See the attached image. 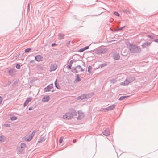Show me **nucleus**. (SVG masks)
Segmentation results:
<instances>
[{
	"mask_svg": "<svg viewBox=\"0 0 158 158\" xmlns=\"http://www.w3.org/2000/svg\"><path fill=\"white\" fill-rule=\"evenodd\" d=\"M63 118L64 119H70L73 118V115L71 114L70 112H68L65 115L63 116Z\"/></svg>",
	"mask_w": 158,
	"mask_h": 158,
	"instance_id": "nucleus-2",
	"label": "nucleus"
},
{
	"mask_svg": "<svg viewBox=\"0 0 158 158\" xmlns=\"http://www.w3.org/2000/svg\"><path fill=\"white\" fill-rule=\"evenodd\" d=\"M129 48L130 52L132 53H137L141 51L140 48L135 45L130 44Z\"/></svg>",
	"mask_w": 158,
	"mask_h": 158,
	"instance_id": "nucleus-1",
	"label": "nucleus"
},
{
	"mask_svg": "<svg viewBox=\"0 0 158 158\" xmlns=\"http://www.w3.org/2000/svg\"><path fill=\"white\" fill-rule=\"evenodd\" d=\"M114 59L115 60H118L120 58V56L118 53H116L114 55Z\"/></svg>",
	"mask_w": 158,
	"mask_h": 158,
	"instance_id": "nucleus-16",
	"label": "nucleus"
},
{
	"mask_svg": "<svg viewBox=\"0 0 158 158\" xmlns=\"http://www.w3.org/2000/svg\"><path fill=\"white\" fill-rule=\"evenodd\" d=\"M4 126L6 127H10V125L9 124H4Z\"/></svg>",
	"mask_w": 158,
	"mask_h": 158,
	"instance_id": "nucleus-37",
	"label": "nucleus"
},
{
	"mask_svg": "<svg viewBox=\"0 0 158 158\" xmlns=\"http://www.w3.org/2000/svg\"><path fill=\"white\" fill-rule=\"evenodd\" d=\"M36 131H37L36 130H34L31 133V135H29L28 139L26 138L25 140L28 142L31 141Z\"/></svg>",
	"mask_w": 158,
	"mask_h": 158,
	"instance_id": "nucleus-6",
	"label": "nucleus"
},
{
	"mask_svg": "<svg viewBox=\"0 0 158 158\" xmlns=\"http://www.w3.org/2000/svg\"><path fill=\"white\" fill-rule=\"evenodd\" d=\"M70 43V41H68L67 43V45H69Z\"/></svg>",
	"mask_w": 158,
	"mask_h": 158,
	"instance_id": "nucleus-49",
	"label": "nucleus"
},
{
	"mask_svg": "<svg viewBox=\"0 0 158 158\" xmlns=\"http://www.w3.org/2000/svg\"><path fill=\"white\" fill-rule=\"evenodd\" d=\"M6 141V137L3 135L0 136V142L1 143H3Z\"/></svg>",
	"mask_w": 158,
	"mask_h": 158,
	"instance_id": "nucleus-17",
	"label": "nucleus"
},
{
	"mask_svg": "<svg viewBox=\"0 0 158 158\" xmlns=\"http://www.w3.org/2000/svg\"><path fill=\"white\" fill-rule=\"evenodd\" d=\"M34 62V60H31L30 61V64H33Z\"/></svg>",
	"mask_w": 158,
	"mask_h": 158,
	"instance_id": "nucleus-46",
	"label": "nucleus"
},
{
	"mask_svg": "<svg viewBox=\"0 0 158 158\" xmlns=\"http://www.w3.org/2000/svg\"><path fill=\"white\" fill-rule=\"evenodd\" d=\"M10 119L14 121L16 120L17 118L16 116H13Z\"/></svg>",
	"mask_w": 158,
	"mask_h": 158,
	"instance_id": "nucleus-33",
	"label": "nucleus"
},
{
	"mask_svg": "<svg viewBox=\"0 0 158 158\" xmlns=\"http://www.w3.org/2000/svg\"><path fill=\"white\" fill-rule=\"evenodd\" d=\"M150 44L151 43L149 42H145L142 45V47L143 48H145L146 47L149 46L150 45Z\"/></svg>",
	"mask_w": 158,
	"mask_h": 158,
	"instance_id": "nucleus-14",
	"label": "nucleus"
},
{
	"mask_svg": "<svg viewBox=\"0 0 158 158\" xmlns=\"http://www.w3.org/2000/svg\"><path fill=\"white\" fill-rule=\"evenodd\" d=\"M148 37L149 38H153L152 37L151 35H148Z\"/></svg>",
	"mask_w": 158,
	"mask_h": 158,
	"instance_id": "nucleus-51",
	"label": "nucleus"
},
{
	"mask_svg": "<svg viewBox=\"0 0 158 158\" xmlns=\"http://www.w3.org/2000/svg\"><path fill=\"white\" fill-rule=\"evenodd\" d=\"M123 12L127 14L130 13V11L127 9H124L123 10Z\"/></svg>",
	"mask_w": 158,
	"mask_h": 158,
	"instance_id": "nucleus-28",
	"label": "nucleus"
},
{
	"mask_svg": "<svg viewBox=\"0 0 158 158\" xmlns=\"http://www.w3.org/2000/svg\"><path fill=\"white\" fill-rule=\"evenodd\" d=\"M71 114L73 115V117L74 116H76L77 115V113L76 111L73 108H72L70 109Z\"/></svg>",
	"mask_w": 158,
	"mask_h": 158,
	"instance_id": "nucleus-13",
	"label": "nucleus"
},
{
	"mask_svg": "<svg viewBox=\"0 0 158 158\" xmlns=\"http://www.w3.org/2000/svg\"><path fill=\"white\" fill-rule=\"evenodd\" d=\"M89 46H86V47H84L83 48L84 49V50H86V49H87L89 48Z\"/></svg>",
	"mask_w": 158,
	"mask_h": 158,
	"instance_id": "nucleus-42",
	"label": "nucleus"
},
{
	"mask_svg": "<svg viewBox=\"0 0 158 158\" xmlns=\"http://www.w3.org/2000/svg\"><path fill=\"white\" fill-rule=\"evenodd\" d=\"M18 154H22L23 153V148L19 147L18 148Z\"/></svg>",
	"mask_w": 158,
	"mask_h": 158,
	"instance_id": "nucleus-19",
	"label": "nucleus"
},
{
	"mask_svg": "<svg viewBox=\"0 0 158 158\" xmlns=\"http://www.w3.org/2000/svg\"><path fill=\"white\" fill-rule=\"evenodd\" d=\"M129 96H121L119 99V100L120 101H122L124 100V99L128 97Z\"/></svg>",
	"mask_w": 158,
	"mask_h": 158,
	"instance_id": "nucleus-25",
	"label": "nucleus"
},
{
	"mask_svg": "<svg viewBox=\"0 0 158 158\" xmlns=\"http://www.w3.org/2000/svg\"><path fill=\"white\" fill-rule=\"evenodd\" d=\"M125 27H126V26H123L120 28H118L119 31H121V30H122L123 29L125 28Z\"/></svg>",
	"mask_w": 158,
	"mask_h": 158,
	"instance_id": "nucleus-40",
	"label": "nucleus"
},
{
	"mask_svg": "<svg viewBox=\"0 0 158 158\" xmlns=\"http://www.w3.org/2000/svg\"><path fill=\"white\" fill-rule=\"evenodd\" d=\"M74 71L76 73H77L79 72L83 71L84 70L80 65H77L73 69Z\"/></svg>",
	"mask_w": 158,
	"mask_h": 158,
	"instance_id": "nucleus-4",
	"label": "nucleus"
},
{
	"mask_svg": "<svg viewBox=\"0 0 158 158\" xmlns=\"http://www.w3.org/2000/svg\"><path fill=\"white\" fill-rule=\"evenodd\" d=\"M20 65L19 64H17L15 65L16 68L18 69H19L20 68Z\"/></svg>",
	"mask_w": 158,
	"mask_h": 158,
	"instance_id": "nucleus-36",
	"label": "nucleus"
},
{
	"mask_svg": "<svg viewBox=\"0 0 158 158\" xmlns=\"http://www.w3.org/2000/svg\"><path fill=\"white\" fill-rule=\"evenodd\" d=\"M57 66L54 64H51L50 66V69L52 71H55L57 68Z\"/></svg>",
	"mask_w": 158,
	"mask_h": 158,
	"instance_id": "nucleus-15",
	"label": "nucleus"
},
{
	"mask_svg": "<svg viewBox=\"0 0 158 158\" xmlns=\"http://www.w3.org/2000/svg\"><path fill=\"white\" fill-rule=\"evenodd\" d=\"M16 69L15 68H10L7 71V73L11 76H14L15 74Z\"/></svg>",
	"mask_w": 158,
	"mask_h": 158,
	"instance_id": "nucleus-3",
	"label": "nucleus"
},
{
	"mask_svg": "<svg viewBox=\"0 0 158 158\" xmlns=\"http://www.w3.org/2000/svg\"><path fill=\"white\" fill-rule=\"evenodd\" d=\"M99 52L101 54H104L106 52V50L105 48L101 49L99 51Z\"/></svg>",
	"mask_w": 158,
	"mask_h": 158,
	"instance_id": "nucleus-20",
	"label": "nucleus"
},
{
	"mask_svg": "<svg viewBox=\"0 0 158 158\" xmlns=\"http://www.w3.org/2000/svg\"><path fill=\"white\" fill-rule=\"evenodd\" d=\"M72 65L70 64H69L67 66V68L68 69H70L71 68Z\"/></svg>",
	"mask_w": 158,
	"mask_h": 158,
	"instance_id": "nucleus-38",
	"label": "nucleus"
},
{
	"mask_svg": "<svg viewBox=\"0 0 158 158\" xmlns=\"http://www.w3.org/2000/svg\"><path fill=\"white\" fill-rule=\"evenodd\" d=\"M81 80L79 77V74H77L76 78L75 80V82H79L81 81Z\"/></svg>",
	"mask_w": 158,
	"mask_h": 158,
	"instance_id": "nucleus-22",
	"label": "nucleus"
},
{
	"mask_svg": "<svg viewBox=\"0 0 158 158\" xmlns=\"http://www.w3.org/2000/svg\"><path fill=\"white\" fill-rule=\"evenodd\" d=\"M53 88V84H51L44 88V92H49L51 91V89Z\"/></svg>",
	"mask_w": 158,
	"mask_h": 158,
	"instance_id": "nucleus-7",
	"label": "nucleus"
},
{
	"mask_svg": "<svg viewBox=\"0 0 158 158\" xmlns=\"http://www.w3.org/2000/svg\"><path fill=\"white\" fill-rule=\"evenodd\" d=\"M115 108V105L114 104L108 107V111H110L113 110Z\"/></svg>",
	"mask_w": 158,
	"mask_h": 158,
	"instance_id": "nucleus-23",
	"label": "nucleus"
},
{
	"mask_svg": "<svg viewBox=\"0 0 158 158\" xmlns=\"http://www.w3.org/2000/svg\"><path fill=\"white\" fill-rule=\"evenodd\" d=\"M107 63H103V64H100V66L101 67V68H103V67L107 65Z\"/></svg>",
	"mask_w": 158,
	"mask_h": 158,
	"instance_id": "nucleus-30",
	"label": "nucleus"
},
{
	"mask_svg": "<svg viewBox=\"0 0 158 158\" xmlns=\"http://www.w3.org/2000/svg\"><path fill=\"white\" fill-rule=\"evenodd\" d=\"M64 36V35L63 33H60L58 34L59 39L60 40H61L63 39Z\"/></svg>",
	"mask_w": 158,
	"mask_h": 158,
	"instance_id": "nucleus-21",
	"label": "nucleus"
},
{
	"mask_svg": "<svg viewBox=\"0 0 158 158\" xmlns=\"http://www.w3.org/2000/svg\"><path fill=\"white\" fill-rule=\"evenodd\" d=\"M44 137H43L42 138H40V141L39 142H42L45 140V139L44 138Z\"/></svg>",
	"mask_w": 158,
	"mask_h": 158,
	"instance_id": "nucleus-32",
	"label": "nucleus"
},
{
	"mask_svg": "<svg viewBox=\"0 0 158 158\" xmlns=\"http://www.w3.org/2000/svg\"><path fill=\"white\" fill-rule=\"evenodd\" d=\"M114 14L116 16H119L120 15L117 12L115 11L114 12Z\"/></svg>",
	"mask_w": 158,
	"mask_h": 158,
	"instance_id": "nucleus-34",
	"label": "nucleus"
},
{
	"mask_svg": "<svg viewBox=\"0 0 158 158\" xmlns=\"http://www.w3.org/2000/svg\"><path fill=\"white\" fill-rule=\"evenodd\" d=\"M154 41L158 43V39L155 40Z\"/></svg>",
	"mask_w": 158,
	"mask_h": 158,
	"instance_id": "nucleus-48",
	"label": "nucleus"
},
{
	"mask_svg": "<svg viewBox=\"0 0 158 158\" xmlns=\"http://www.w3.org/2000/svg\"><path fill=\"white\" fill-rule=\"evenodd\" d=\"M32 98L31 97H29L25 101V102L24 103L23 106L24 107L26 106L28 103L29 102L31 101Z\"/></svg>",
	"mask_w": 158,
	"mask_h": 158,
	"instance_id": "nucleus-11",
	"label": "nucleus"
},
{
	"mask_svg": "<svg viewBox=\"0 0 158 158\" xmlns=\"http://www.w3.org/2000/svg\"><path fill=\"white\" fill-rule=\"evenodd\" d=\"M117 81V80L115 79H113L110 80V82L111 83H112L113 84L114 83Z\"/></svg>",
	"mask_w": 158,
	"mask_h": 158,
	"instance_id": "nucleus-29",
	"label": "nucleus"
},
{
	"mask_svg": "<svg viewBox=\"0 0 158 158\" xmlns=\"http://www.w3.org/2000/svg\"><path fill=\"white\" fill-rule=\"evenodd\" d=\"M35 58L36 61L39 62L42 61L43 58L42 56L38 55L35 56Z\"/></svg>",
	"mask_w": 158,
	"mask_h": 158,
	"instance_id": "nucleus-8",
	"label": "nucleus"
},
{
	"mask_svg": "<svg viewBox=\"0 0 158 158\" xmlns=\"http://www.w3.org/2000/svg\"><path fill=\"white\" fill-rule=\"evenodd\" d=\"M130 83L128 79H126L124 82H122L121 83L120 85H127Z\"/></svg>",
	"mask_w": 158,
	"mask_h": 158,
	"instance_id": "nucleus-12",
	"label": "nucleus"
},
{
	"mask_svg": "<svg viewBox=\"0 0 158 158\" xmlns=\"http://www.w3.org/2000/svg\"><path fill=\"white\" fill-rule=\"evenodd\" d=\"M29 4L28 5V7H29Z\"/></svg>",
	"mask_w": 158,
	"mask_h": 158,
	"instance_id": "nucleus-57",
	"label": "nucleus"
},
{
	"mask_svg": "<svg viewBox=\"0 0 158 158\" xmlns=\"http://www.w3.org/2000/svg\"><path fill=\"white\" fill-rule=\"evenodd\" d=\"M57 79H56V80H55V82H54V84H57Z\"/></svg>",
	"mask_w": 158,
	"mask_h": 158,
	"instance_id": "nucleus-53",
	"label": "nucleus"
},
{
	"mask_svg": "<svg viewBox=\"0 0 158 158\" xmlns=\"http://www.w3.org/2000/svg\"><path fill=\"white\" fill-rule=\"evenodd\" d=\"M63 137H60V139L59 140V142L60 143H62L63 141Z\"/></svg>",
	"mask_w": 158,
	"mask_h": 158,
	"instance_id": "nucleus-35",
	"label": "nucleus"
},
{
	"mask_svg": "<svg viewBox=\"0 0 158 158\" xmlns=\"http://www.w3.org/2000/svg\"><path fill=\"white\" fill-rule=\"evenodd\" d=\"M82 65L84 66H85V63H84L83 64H82Z\"/></svg>",
	"mask_w": 158,
	"mask_h": 158,
	"instance_id": "nucleus-55",
	"label": "nucleus"
},
{
	"mask_svg": "<svg viewBox=\"0 0 158 158\" xmlns=\"http://www.w3.org/2000/svg\"><path fill=\"white\" fill-rule=\"evenodd\" d=\"M11 83V82L10 81H8V84H7V85H9Z\"/></svg>",
	"mask_w": 158,
	"mask_h": 158,
	"instance_id": "nucleus-45",
	"label": "nucleus"
},
{
	"mask_svg": "<svg viewBox=\"0 0 158 158\" xmlns=\"http://www.w3.org/2000/svg\"><path fill=\"white\" fill-rule=\"evenodd\" d=\"M78 116L77 118L78 120H81L84 117L85 115L83 112H82L81 110H80L78 111Z\"/></svg>",
	"mask_w": 158,
	"mask_h": 158,
	"instance_id": "nucleus-5",
	"label": "nucleus"
},
{
	"mask_svg": "<svg viewBox=\"0 0 158 158\" xmlns=\"http://www.w3.org/2000/svg\"><path fill=\"white\" fill-rule=\"evenodd\" d=\"M50 99V97L49 95L45 96L42 98V101L44 102H46L48 101Z\"/></svg>",
	"mask_w": 158,
	"mask_h": 158,
	"instance_id": "nucleus-10",
	"label": "nucleus"
},
{
	"mask_svg": "<svg viewBox=\"0 0 158 158\" xmlns=\"http://www.w3.org/2000/svg\"><path fill=\"white\" fill-rule=\"evenodd\" d=\"M110 131L109 129L107 128L104 130L102 132L103 135L105 136H107L109 135Z\"/></svg>",
	"mask_w": 158,
	"mask_h": 158,
	"instance_id": "nucleus-9",
	"label": "nucleus"
},
{
	"mask_svg": "<svg viewBox=\"0 0 158 158\" xmlns=\"http://www.w3.org/2000/svg\"><path fill=\"white\" fill-rule=\"evenodd\" d=\"M92 69V67L90 66H89L88 67V72L89 73H91L90 70Z\"/></svg>",
	"mask_w": 158,
	"mask_h": 158,
	"instance_id": "nucleus-31",
	"label": "nucleus"
},
{
	"mask_svg": "<svg viewBox=\"0 0 158 158\" xmlns=\"http://www.w3.org/2000/svg\"><path fill=\"white\" fill-rule=\"evenodd\" d=\"M127 78L128 81H129V82H130V83L133 82L135 80V77H128Z\"/></svg>",
	"mask_w": 158,
	"mask_h": 158,
	"instance_id": "nucleus-18",
	"label": "nucleus"
},
{
	"mask_svg": "<svg viewBox=\"0 0 158 158\" xmlns=\"http://www.w3.org/2000/svg\"><path fill=\"white\" fill-rule=\"evenodd\" d=\"M84 51V50L83 48H81L78 50V52H83Z\"/></svg>",
	"mask_w": 158,
	"mask_h": 158,
	"instance_id": "nucleus-39",
	"label": "nucleus"
},
{
	"mask_svg": "<svg viewBox=\"0 0 158 158\" xmlns=\"http://www.w3.org/2000/svg\"><path fill=\"white\" fill-rule=\"evenodd\" d=\"M76 140H73V142L74 143H75L76 142Z\"/></svg>",
	"mask_w": 158,
	"mask_h": 158,
	"instance_id": "nucleus-54",
	"label": "nucleus"
},
{
	"mask_svg": "<svg viewBox=\"0 0 158 158\" xmlns=\"http://www.w3.org/2000/svg\"><path fill=\"white\" fill-rule=\"evenodd\" d=\"M55 85L57 89H59L60 88V87L56 83L55 84Z\"/></svg>",
	"mask_w": 158,
	"mask_h": 158,
	"instance_id": "nucleus-41",
	"label": "nucleus"
},
{
	"mask_svg": "<svg viewBox=\"0 0 158 158\" xmlns=\"http://www.w3.org/2000/svg\"><path fill=\"white\" fill-rule=\"evenodd\" d=\"M73 63V60H71L70 61L69 64L72 65Z\"/></svg>",
	"mask_w": 158,
	"mask_h": 158,
	"instance_id": "nucleus-44",
	"label": "nucleus"
},
{
	"mask_svg": "<svg viewBox=\"0 0 158 158\" xmlns=\"http://www.w3.org/2000/svg\"><path fill=\"white\" fill-rule=\"evenodd\" d=\"M57 45V44L55 43H52L51 44V46L52 47H54L55 46Z\"/></svg>",
	"mask_w": 158,
	"mask_h": 158,
	"instance_id": "nucleus-43",
	"label": "nucleus"
},
{
	"mask_svg": "<svg viewBox=\"0 0 158 158\" xmlns=\"http://www.w3.org/2000/svg\"><path fill=\"white\" fill-rule=\"evenodd\" d=\"M31 49L30 48H28L27 49H26L25 50V53H28L29 52H30V51H31Z\"/></svg>",
	"mask_w": 158,
	"mask_h": 158,
	"instance_id": "nucleus-27",
	"label": "nucleus"
},
{
	"mask_svg": "<svg viewBox=\"0 0 158 158\" xmlns=\"http://www.w3.org/2000/svg\"><path fill=\"white\" fill-rule=\"evenodd\" d=\"M26 147V145L25 143H21L20 144V147L22 148H24Z\"/></svg>",
	"mask_w": 158,
	"mask_h": 158,
	"instance_id": "nucleus-26",
	"label": "nucleus"
},
{
	"mask_svg": "<svg viewBox=\"0 0 158 158\" xmlns=\"http://www.w3.org/2000/svg\"><path fill=\"white\" fill-rule=\"evenodd\" d=\"M103 109L104 110V111H106L105 110H108V107L105 109Z\"/></svg>",
	"mask_w": 158,
	"mask_h": 158,
	"instance_id": "nucleus-52",
	"label": "nucleus"
},
{
	"mask_svg": "<svg viewBox=\"0 0 158 158\" xmlns=\"http://www.w3.org/2000/svg\"><path fill=\"white\" fill-rule=\"evenodd\" d=\"M32 109V107H30L29 108L28 110H31Z\"/></svg>",
	"mask_w": 158,
	"mask_h": 158,
	"instance_id": "nucleus-50",
	"label": "nucleus"
},
{
	"mask_svg": "<svg viewBox=\"0 0 158 158\" xmlns=\"http://www.w3.org/2000/svg\"><path fill=\"white\" fill-rule=\"evenodd\" d=\"M54 90H52V92H54Z\"/></svg>",
	"mask_w": 158,
	"mask_h": 158,
	"instance_id": "nucleus-56",
	"label": "nucleus"
},
{
	"mask_svg": "<svg viewBox=\"0 0 158 158\" xmlns=\"http://www.w3.org/2000/svg\"><path fill=\"white\" fill-rule=\"evenodd\" d=\"M80 99L83 100L86 98V94H83L82 95H81L78 97Z\"/></svg>",
	"mask_w": 158,
	"mask_h": 158,
	"instance_id": "nucleus-24",
	"label": "nucleus"
},
{
	"mask_svg": "<svg viewBox=\"0 0 158 158\" xmlns=\"http://www.w3.org/2000/svg\"><path fill=\"white\" fill-rule=\"evenodd\" d=\"M119 31L118 28L115 29L114 30V31Z\"/></svg>",
	"mask_w": 158,
	"mask_h": 158,
	"instance_id": "nucleus-47",
	"label": "nucleus"
}]
</instances>
